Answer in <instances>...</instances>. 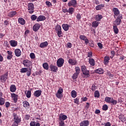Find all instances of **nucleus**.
<instances>
[{
	"instance_id": "obj_2",
	"label": "nucleus",
	"mask_w": 126,
	"mask_h": 126,
	"mask_svg": "<svg viewBox=\"0 0 126 126\" xmlns=\"http://www.w3.org/2000/svg\"><path fill=\"white\" fill-rule=\"evenodd\" d=\"M122 19H123V16L120 15L119 16H118L115 21L113 22V26H119V25H121Z\"/></svg>"
},
{
	"instance_id": "obj_9",
	"label": "nucleus",
	"mask_w": 126,
	"mask_h": 126,
	"mask_svg": "<svg viewBox=\"0 0 126 126\" xmlns=\"http://www.w3.org/2000/svg\"><path fill=\"white\" fill-rule=\"evenodd\" d=\"M51 71L53 72H57L58 70V66H55V65L51 64L49 66Z\"/></svg>"
},
{
	"instance_id": "obj_42",
	"label": "nucleus",
	"mask_w": 126,
	"mask_h": 126,
	"mask_svg": "<svg viewBox=\"0 0 126 126\" xmlns=\"http://www.w3.org/2000/svg\"><path fill=\"white\" fill-rule=\"evenodd\" d=\"M110 103L112 104V105H117L118 101H117V100H115L113 97H112Z\"/></svg>"
},
{
	"instance_id": "obj_26",
	"label": "nucleus",
	"mask_w": 126,
	"mask_h": 126,
	"mask_svg": "<svg viewBox=\"0 0 126 126\" xmlns=\"http://www.w3.org/2000/svg\"><path fill=\"white\" fill-rule=\"evenodd\" d=\"M10 44L11 47H16V46H17V41L14 40H12L10 41Z\"/></svg>"
},
{
	"instance_id": "obj_20",
	"label": "nucleus",
	"mask_w": 126,
	"mask_h": 126,
	"mask_svg": "<svg viewBox=\"0 0 126 126\" xmlns=\"http://www.w3.org/2000/svg\"><path fill=\"white\" fill-rule=\"evenodd\" d=\"M110 61V57L109 56H105L104 58L103 63L105 65H107L109 63Z\"/></svg>"
},
{
	"instance_id": "obj_34",
	"label": "nucleus",
	"mask_w": 126,
	"mask_h": 126,
	"mask_svg": "<svg viewBox=\"0 0 126 126\" xmlns=\"http://www.w3.org/2000/svg\"><path fill=\"white\" fill-rule=\"evenodd\" d=\"M42 66L44 69H46V70H48L49 69V64H48V63H43Z\"/></svg>"
},
{
	"instance_id": "obj_22",
	"label": "nucleus",
	"mask_w": 126,
	"mask_h": 126,
	"mask_svg": "<svg viewBox=\"0 0 126 126\" xmlns=\"http://www.w3.org/2000/svg\"><path fill=\"white\" fill-rule=\"evenodd\" d=\"M94 72L95 73H98V74H103V73H104V69L101 68H99L94 70Z\"/></svg>"
},
{
	"instance_id": "obj_36",
	"label": "nucleus",
	"mask_w": 126,
	"mask_h": 126,
	"mask_svg": "<svg viewBox=\"0 0 126 126\" xmlns=\"http://www.w3.org/2000/svg\"><path fill=\"white\" fill-rule=\"evenodd\" d=\"M28 71V68L24 67V68H22L20 69V72L21 73H25V72H27Z\"/></svg>"
},
{
	"instance_id": "obj_18",
	"label": "nucleus",
	"mask_w": 126,
	"mask_h": 126,
	"mask_svg": "<svg viewBox=\"0 0 126 126\" xmlns=\"http://www.w3.org/2000/svg\"><path fill=\"white\" fill-rule=\"evenodd\" d=\"M16 14H17V12H16V11H12L8 14V16H9V17L12 18L14 17Z\"/></svg>"
},
{
	"instance_id": "obj_25",
	"label": "nucleus",
	"mask_w": 126,
	"mask_h": 126,
	"mask_svg": "<svg viewBox=\"0 0 126 126\" xmlns=\"http://www.w3.org/2000/svg\"><path fill=\"white\" fill-rule=\"evenodd\" d=\"M10 91L11 92L14 93L16 91V86L15 85H11L10 87Z\"/></svg>"
},
{
	"instance_id": "obj_53",
	"label": "nucleus",
	"mask_w": 126,
	"mask_h": 126,
	"mask_svg": "<svg viewBox=\"0 0 126 126\" xmlns=\"http://www.w3.org/2000/svg\"><path fill=\"white\" fill-rule=\"evenodd\" d=\"M103 111H107L108 110V105L107 104H104L102 107Z\"/></svg>"
},
{
	"instance_id": "obj_55",
	"label": "nucleus",
	"mask_w": 126,
	"mask_h": 126,
	"mask_svg": "<svg viewBox=\"0 0 126 126\" xmlns=\"http://www.w3.org/2000/svg\"><path fill=\"white\" fill-rule=\"evenodd\" d=\"M76 17L78 21L81 19V15L79 13L77 14Z\"/></svg>"
},
{
	"instance_id": "obj_12",
	"label": "nucleus",
	"mask_w": 126,
	"mask_h": 126,
	"mask_svg": "<svg viewBox=\"0 0 126 126\" xmlns=\"http://www.w3.org/2000/svg\"><path fill=\"white\" fill-rule=\"evenodd\" d=\"M40 27H41V25H40V24H35L33 26V31H34V32H37V31L40 29Z\"/></svg>"
},
{
	"instance_id": "obj_49",
	"label": "nucleus",
	"mask_w": 126,
	"mask_h": 126,
	"mask_svg": "<svg viewBox=\"0 0 126 126\" xmlns=\"http://www.w3.org/2000/svg\"><path fill=\"white\" fill-rule=\"evenodd\" d=\"M79 38L80 40H83V41H84L86 38H87V37L84 35H80Z\"/></svg>"
},
{
	"instance_id": "obj_11",
	"label": "nucleus",
	"mask_w": 126,
	"mask_h": 126,
	"mask_svg": "<svg viewBox=\"0 0 126 126\" xmlns=\"http://www.w3.org/2000/svg\"><path fill=\"white\" fill-rule=\"evenodd\" d=\"M13 117H14V120L15 121H14L15 123H18V124H19V123L21 122V120H20L19 117L17 116V115L16 114L13 113Z\"/></svg>"
},
{
	"instance_id": "obj_8",
	"label": "nucleus",
	"mask_w": 126,
	"mask_h": 126,
	"mask_svg": "<svg viewBox=\"0 0 126 126\" xmlns=\"http://www.w3.org/2000/svg\"><path fill=\"white\" fill-rule=\"evenodd\" d=\"M8 76V72H6L3 75L1 76L0 80L3 82H5L6 81V80L7 79V77Z\"/></svg>"
},
{
	"instance_id": "obj_47",
	"label": "nucleus",
	"mask_w": 126,
	"mask_h": 126,
	"mask_svg": "<svg viewBox=\"0 0 126 126\" xmlns=\"http://www.w3.org/2000/svg\"><path fill=\"white\" fill-rule=\"evenodd\" d=\"M30 57L32 60H34L36 58V56H35V54L34 53H31L30 54Z\"/></svg>"
},
{
	"instance_id": "obj_64",
	"label": "nucleus",
	"mask_w": 126,
	"mask_h": 126,
	"mask_svg": "<svg viewBox=\"0 0 126 126\" xmlns=\"http://www.w3.org/2000/svg\"><path fill=\"white\" fill-rule=\"evenodd\" d=\"M102 125H103L104 126H111V123H110V122H107L106 123H104V124H102Z\"/></svg>"
},
{
	"instance_id": "obj_62",
	"label": "nucleus",
	"mask_w": 126,
	"mask_h": 126,
	"mask_svg": "<svg viewBox=\"0 0 126 126\" xmlns=\"http://www.w3.org/2000/svg\"><path fill=\"white\" fill-rule=\"evenodd\" d=\"M27 75L28 76H30L31 75V69H29V70L28 69V71L27 72Z\"/></svg>"
},
{
	"instance_id": "obj_37",
	"label": "nucleus",
	"mask_w": 126,
	"mask_h": 126,
	"mask_svg": "<svg viewBox=\"0 0 126 126\" xmlns=\"http://www.w3.org/2000/svg\"><path fill=\"white\" fill-rule=\"evenodd\" d=\"M73 12H74V8L72 7H69L68 9V13L70 14H73Z\"/></svg>"
},
{
	"instance_id": "obj_35",
	"label": "nucleus",
	"mask_w": 126,
	"mask_h": 126,
	"mask_svg": "<svg viewBox=\"0 0 126 126\" xmlns=\"http://www.w3.org/2000/svg\"><path fill=\"white\" fill-rule=\"evenodd\" d=\"M71 95L72 98H75L77 96V93H76V91L73 90L71 92Z\"/></svg>"
},
{
	"instance_id": "obj_63",
	"label": "nucleus",
	"mask_w": 126,
	"mask_h": 126,
	"mask_svg": "<svg viewBox=\"0 0 126 126\" xmlns=\"http://www.w3.org/2000/svg\"><path fill=\"white\" fill-rule=\"evenodd\" d=\"M63 89H62V88H60L58 91L57 93H59V94H62V93H63Z\"/></svg>"
},
{
	"instance_id": "obj_54",
	"label": "nucleus",
	"mask_w": 126,
	"mask_h": 126,
	"mask_svg": "<svg viewBox=\"0 0 126 126\" xmlns=\"http://www.w3.org/2000/svg\"><path fill=\"white\" fill-rule=\"evenodd\" d=\"M81 70H82V72L87 70V69L86 68V66H85L84 65L81 66Z\"/></svg>"
},
{
	"instance_id": "obj_16",
	"label": "nucleus",
	"mask_w": 126,
	"mask_h": 126,
	"mask_svg": "<svg viewBox=\"0 0 126 126\" xmlns=\"http://www.w3.org/2000/svg\"><path fill=\"white\" fill-rule=\"evenodd\" d=\"M69 27H70V25L67 24H63L62 25V28L64 31H68Z\"/></svg>"
},
{
	"instance_id": "obj_45",
	"label": "nucleus",
	"mask_w": 126,
	"mask_h": 126,
	"mask_svg": "<svg viewBox=\"0 0 126 126\" xmlns=\"http://www.w3.org/2000/svg\"><path fill=\"white\" fill-rule=\"evenodd\" d=\"M96 89H97V87L96 86V84L94 83L92 86L91 90L94 92Z\"/></svg>"
},
{
	"instance_id": "obj_61",
	"label": "nucleus",
	"mask_w": 126,
	"mask_h": 126,
	"mask_svg": "<svg viewBox=\"0 0 126 126\" xmlns=\"http://www.w3.org/2000/svg\"><path fill=\"white\" fill-rule=\"evenodd\" d=\"M30 126H36V122L35 121H32L30 123Z\"/></svg>"
},
{
	"instance_id": "obj_30",
	"label": "nucleus",
	"mask_w": 126,
	"mask_h": 126,
	"mask_svg": "<svg viewBox=\"0 0 126 126\" xmlns=\"http://www.w3.org/2000/svg\"><path fill=\"white\" fill-rule=\"evenodd\" d=\"M105 6L104 4H101L95 6V9L96 10H101V9Z\"/></svg>"
},
{
	"instance_id": "obj_43",
	"label": "nucleus",
	"mask_w": 126,
	"mask_h": 126,
	"mask_svg": "<svg viewBox=\"0 0 126 126\" xmlns=\"http://www.w3.org/2000/svg\"><path fill=\"white\" fill-rule=\"evenodd\" d=\"M75 73H77L78 74H79L80 73V68L78 66H76L75 67Z\"/></svg>"
},
{
	"instance_id": "obj_19",
	"label": "nucleus",
	"mask_w": 126,
	"mask_h": 126,
	"mask_svg": "<svg viewBox=\"0 0 126 126\" xmlns=\"http://www.w3.org/2000/svg\"><path fill=\"white\" fill-rule=\"evenodd\" d=\"M14 53L16 57H20L21 56V50L19 49H16L14 50Z\"/></svg>"
},
{
	"instance_id": "obj_41",
	"label": "nucleus",
	"mask_w": 126,
	"mask_h": 126,
	"mask_svg": "<svg viewBox=\"0 0 126 126\" xmlns=\"http://www.w3.org/2000/svg\"><path fill=\"white\" fill-rule=\"evenodd\" d=\"M5 102V99L2 97L0 98V106H2Z\"/></svg>"
},
{
	"instance_id": "obj_29",
	"label": "nucleus",
	"mask_w": 126,
	"mask_h": 126,
	"mask_svg": "<svg viewBox=\"0 0 126 126\" xmlns=\"http://www.w3.org/2000/svg\"><path fill=\"white\" fill-rule=\"evenodd\" d=\"M89 63L92 66H94V65H95V60L93 59L90 58L89 59Z\"/></svg>"
},
{
	"instance_id": "obj_57",
	"label": "nucleus",
	"mask_w": 126,
	"mask_h": 126,
	"mask_svg": "<svg viewBox=\"0 0 126 126\" xmlns=\"http://www.w3.org/2000/svg\"><path fill=\"white\" fill-rule=\"evenodd\" d=\"M97 46L99 47L100 50H102V49H103V44L101 42H98L97 43Z\"/></svg>"
},
{
	"instance_id": "obj_39",
	"label": "nucleus",
	"mask_w": 126,
	"mask_h": 126,
	"mask_svg": "<svg viewBox=\"0 0 126 126\" xmlns=\"http://www.w3.org/2000/svg\"><path fill=\"white\" fill-rule=\"evenodd\" d=\"M94 96L95 98H99L100 97V93L99 91H95L94 93Z\"/></svg>"
},
{
	"instance_id": "obj_4",
	"label": "nucleus",
	"mask_w": 126,
	"mask_h": 126,
	"mask_svg": "<svg viewBox=\"0 0 126 126\" xmlns=\"http://www.w3.org/2000/svg\"><path fill=\"white\" fill-rule=\"evenodd\" d=\"M57 65L58 67H62L64 63V60L62 58H60L57 61Z\"/></svg>"
},
{
	"instance_id": "obj_38",
	"label": "nucleus",
	"mask_w": 126,
	"mask_h": 126,
	"mask_svg": "<svg viewBox=\"0 0 126 126\" xmlns=\"http://www.w3.org/2000/svg\"><path fill=\"white\" fill-rule=\"evenodd\" d=\"M113 30L115 34H118L119 33V29H118L117 26H113Z\"/></svg>"
},
{
	"instance_id": "obj_21",
	"label": "nucleus",
	"mask_w": 126,
	"mask_h": 126,
	"mask_svg": "<svg viewBox=\"0 0 126 126\" xmlns=\"http://www.w3.org/2000/svg\"><path fill=\"white\" fill-rule=\"evenodd\" d=\"M44 20H46V17L44 16L40 15L37 17L36 21L39 22V21H44Z\"/></svg>"
},
{
	"instance_id": "obj_13",
	"label": "nucleus",
	"mask_w": 126,
	"mask_h": 126,
	"mask_svg": "<svg viewBox=\"0 0 126 126\" xmlns=\"http://www.w3.org/2000/svg\"><path fill=\"white\" fill-rule=\"evenodd\" d=\"M11 98L13 99L14 103H16L17 102V100H18V95L15 94H11Z\"/></svg>"
},
{
	"instance_id": "obj_56",
	"label": "nucleus",
	"mask_w": 126,
	"mask_h": 126,
	"mask_svg": "<svg viewBox=\"0 0 126 126\" xmlns=\"http://www.w3.org/2000/svg\"><path fill=\"white\" fill-rule=\"evenodd\" d=\"M56 97H57V98H58L59 99H61V98L63 97V95H62V94H59L58 93H57Z\"/></svg>"
},
{
	"instance_id": "obj_32",
	"label": "nucleus",
	"mask_w": 126,
	"mask_h": 126,
	"mask_svg": "<svg viewBox=\"0 0 126 126\" xmlns=\"http://www.w3.org/2000/svg\"><path fill=\"white\" fill-rule=\"evenodd\" d=\"M83 74L85 75V77H89L90 76V73L89 72V70H88L83 72Z\"/></svg>"
},
{
	"instance_id": "obj_59",
	"label": "nucleus",
	"mask_w": 126,
	"mask_h": 126,
	"mask_svg": "<svg viewBox=\"0 0 126 126\" xmlns=\"http://www.w3.org/2000/svg\"><path fill=\"white\" fill-rule=\"evenodd\" d=\"M30 118H31V116H30V115L29 114H27L25 116V120H27V121H28Z\"/></svg>"
},
{
	"instance_id": "obj_31",
	"label": "nucleus",
	"mask_w": 126,
	"mask_h": 126,
	"mask_svg": "<svg viewBox=\"0 0 126 126\" xmlns=\"http://www.w3.org/2000/svg\"><path fill=\"white\" fill-rule=\"evenodd\" d=\"M98 26H99V22H98V21H95L92 23V27H94V28H97V27H98Z\"/></svg>"
},
{
	"instance_id": "obj_24",
	"label": "nucleus",
	"mask_w": 126,
	"mask_h": 126,
	"mask_svg": "<svg viewBox=\"0 0 126 126\" xmlns=\"http://www.w3.org/2000/svg\"><path fill=\"white\" fill-rule=\"evenodd\" d=\"M102 18H103V16L101 14H97L95 15L94 17V19L96 21H101V19H102Z\"/></svg>"
},
{
	"instance_id": "obj_44",
	"label": "nucleus",
	"mask_w": 126,
	"mask_h": 126,
	"mask_svg": "<svg viewBox=\"0 0 126 126\" xmlns=\"http://www.w3.org/2000/svg\"><path fill=\"white\" fill-rule=\"evenodd\" d=\"M89 45L90 47H92V48H94L95 45L94 44V41L93 40H90L89 42Z\"/></svg>"
},
{
	"instance_id": "obj_28",
	"label": "nucleus",
	"mask_w": 126,
	"mask_h": 126,
	"mask_svg": "<svg viewBox=\"0 0 126 126\" xmlns=\"http://www.w3.org/2000/svg\"><path fill=\"white\" fill-rule=\"evenodd\" d=\"M48 45H49V44L48 43V41H45L44 42H42L40 43L39 47L40 48H45V47H47L48 46Z\"/></svg>"
},
{
	"instance_id": "obj_60",
	"label": "nucleus",
	"mask_w": 126,
	"mask_h": 126,
	"mask_svg": "<svg viewBox=\"0 0 126 126\" xmlns=\"http://www.w3.org/2000/svg\"><path fill=\"white\" fill-rule=\"evenodd\" d=\"M5 105L6 108H9V107L10 106V103H9V102L7 101L5 103Z\"/></svg>"
},
{
	"instance_id": "obj_6",
	"label": "nucleus",
	"mask_w": 126,
	"mask_h": 126,
	"mask_svg": "<svg viewBox=\"0 0 126 126\" xmlns=\"http://www.w3.org/2000/svg\"><path fill=\"white\" fill-rule=\"evenodd\" d=\"M23 64L25 67H30L32 65V62L28 59L23 60Z\"/></svg>"
},
{
	"instance_id": "obj_5",
	"label": "nucleus",
	"mask_w": 126,
	"mask_h": 126,
	"mask_svg": "<svg viewBox=\"0 0 126 126\" xmlns=\"http://www.w3.org/2000/svg\"><path fill=\"white\" fill-rule=\"evenodd\" d=\"M34 4L33 3H29L28 5V10H29V13L30 14H32L34 12Z\"/></svg>"
},
{
	"instance_id": "obj_27",
	"label": "nucleus",
	"mask_w": 126,
	"mask_h": 126,
	"mask_svg": "<svg viewBox=\"0 0 126 126\" xmlns=\"http://www.w3.org/2000/svg\"><path fill=\"white\" fill-rule=\"evenodd\" d=\"M18 22L20 23V24H21V25H25L26 22L25 20L23 19V18H19L18 19Z\"/></svg>"
},
{
	"instance_id": "obj_52",
	"label": "nucleus",
	"mask_w": 126,
	"mask_h": 126,
	"mask_svg": "<svg viewBox=\"0 0 126 126\" xmlns=\"http://www.w3.org/2000/svg\"><path fill=\"white\" fill-rule=\"evenodd\" d=\"M74 103L75 104H77L78 105H79V97H77L75 99H74Z\"/></svg>"
},
{
	"instance_id": "obj_46",
	"label": "nucleus",
	"mask_w": 126,
	"mask_h": 126,
	"mask_svg": "<svg viewBox=\"0 0 126 126\" xmlns=\"http://www.w3.org/2000/svg\"><path fill=\"white\" fill-rule=\"evenodd\" d=\"M37 16H36V15H32L31 16V19L32 21H35V20H37Z\"/></svg>"
},
{
	"instance_id": "obj_15",
	"label": "nucleus",
	"mask_w": 126,
	"mask_h": 126,
	"mask_svg": "<svg viewBox=\"0 0 126 126\" xmlns=\"http://www.w3.org/2000/svg\"><path fill=\"white\" fill-rule=\"evenodd\" d=\"M42 95V91L41 90H36L34 93V96L38 98V97H40V96Z\"/></svg>"
},
{
	"instance_id": "obj_7",
	"label": "nucleus",
	"mask_w": 126,
	"mask_h": 126,
	"mask_svg": "<svg viewBox=\"0 0 126 126\" xmlns=\"http://www.w3.org/2000/svg\"><path fill=\"white\" fill-rule=\"evenodd\" d=\"M76 4H77L76 0H71L67 4L68 6H73V7H76Z\"/></svg>"
},
{
	"instance_id": "obj_1",
	"label": "nucleus",
	"mask_w": 126,
	"mask_h": 126,
	"mask_svg": "<svg viewBox=\"0 0 126 126\" xmlns=\"http://www.w3.org/2000/svg\"><path fill=\"white\" fill-rule=\"evenodd\" d=\"M67 119V116L65 115H63V114H61L59 115V117L58 119V122L59 126H64V121Z\"/></svg>"
},
{
	"instance_id": "obj_23",
	"label": "nucleus",
	"mask_w": 126,
	"mask_h": 126,
	"mask_svg": "<svg viewBox=\"0 0 126 126\" xmlns=\"http://www.w3.org/2000/svg\"><path fill=\"white\" fill-rule=\"evenodd\" d=\"M79 125H81L82 126H89V121L84 120L81 122Z\"/></svg>"
},
{
	"instance_id": "obj_10",
	"label": "nucleus",
	"mask_w": 126,
	"mask_h": 126,
	"mask_svg": "<svg viewBox=\"0 0 126 126\" xmlns=\"http://www.w3.org/2000/svg\"><path fill=\"white\" fill-rule=\"evenodd\" d=\"M68 63L71 64V65H75L77 64V61L74 59H69L68 61Z\"/></svg>"
},
{
	"instance_id": "obj_14",
	"label": "nucleus",
	"mask_w": 126,
	"mask_h": 126,
	"mask_svg": "<svg viewBox=\"0 0 126 126\" xmlns=\"http://www.w3.org/2000/svg\"><path fill=\"white\" fill-rule=\"evenodd\" d=\"M23 106L24 108H25V109H26V110H28V109H29V108H30V104L27 101H24L23 102Z\"/></svg>"
},
{
	"instance_id": "obj_40",
	"label": "nucleus",
	"mask_w": 126,
	"mask_h": 126,
	"mask_svg": "<svg viewBox=\"0 0 126 126\" xmlns=\"http://www.w3.org/2000/svg\"><path fill=\"white\" fill-rule=\"evenodd\" d=\"M111 100H112V97L106 96L105 98L104 101H105V102H106L107 103H111Z\"/></svg>"
},
{
	"instance_id": "obj_3",
	"label": "nucleus",
	"mask_w": 126,
	"mask_h": 126,
	"mask_svg": "<svg viewBox=\"0 0 126 126\" xmlns=\"http://www.w3.org/2000/svg\"><path fill=\"white\" fill-rule=\"evenodd\" d=\"M55 30L57 33V35L59 38H61V37H63V32L62 31V27H61V25H57V26L55 27Z\"/></svg>"
},
{
	"instance_id": "obj_17",
	"label": "nucleus",
	"mask_w": 126,
	"mask_h": 126,
	"mask_svg": "<svg viewBox=\"0 0 126 126\" xmlns=\"http://www.w3.org/2000/svg\"><path fill=\"white\" fill-rule=\"evenodd\" d=\"M113 11L114 14V17L116 18V16H118L120 14V11L118 8H113Z\"/></svg>"
},
{
	"instance_id": "obj_50",
	"label": "nucleus",
	"mask_w": 126,
	"mask_h": 126,
	"mask_svg": "<svg viewBox=\"0 0 126 126\" xmlns=\"http://www.w3.org/2000/svg\"><path fill=\"white\" fill-rule=\"evenodd\" d=\"M65 47L66 48L70 49V48H71L72 47V44H71V43H70V42H68L66 44Z\"/></svg>"
},
{
	"instance_id": "obj_51",
	"label": "nucleus",
	"mask_w": 126,
	"mask_h": 126,
	"mask_svg": "<svg viewBox=\"0 0 126 126\" xmlns=\"http://www.w3.org/2000/svg\"><path fill=\"white\" fill-rule=\"evenodd\" d=\"M26 96L27 98H31V91H28L26 94Z\"/></svg>"
},
{
	"instance_id": "obj_33",
	"label": "nucleus",
	"mask_w": 126,
	"mask_h": 126,
	"mask_svg": "<svg viewBox=\"0 0 126 126\" xmlns=\"http://www.w3.org/2000/svg\"><path fill=\"white\" fill-rule=\"evenodd\" d=\"M119 118V120H120V121H121L122 122H123V121H126V118L125 117V115H124V114H120Z\"/></svg>"
},
{
	"instance_id": "obj_58",
	"label": "nucleus",
	"mask_w": 126,
	"mask_h": 126,
	"mask_svg": "<svg viewBox=\"0 0 126 126\" xmlns=\"http://www.w3.org/2000/svg\"><path fill=\"white\" fill-rule=\"evenodd\" d=\"M45 3L49 7L53 6V5L52 4V3L51 2H50V1H46Z\"/></svg>"
},
{
	"instance_id": "obj_48",
	"label": "nucleus",
	"mask_w": 126,
	"mask_h": 126,
	"mask_svg": "<svg viewBox=\"0 0 126 126\" xmlns=\"http://www.w3.org/2000/svg\"><path fill=\"white\" fill-rule=\"evenodd\" d=\"M78 75H79V74H77V73H74L72 76V79H76L77 77H78Z\"/></svg>"
}]
</instances>
